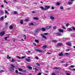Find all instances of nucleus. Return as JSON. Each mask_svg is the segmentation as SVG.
<instances>
[{
  "mask_svg": "<svg viewBox=\"0 0 75 75\" xmlns=\"http://www.w3.org/2000/svg\"><path fill=\"white\" fill-rule=\"evenodd\" d=\"M33 20H39V19H38V18L35 17L33 18Z\"/></svg>",
  "mask_w": 75,
  "mask_h": 75,
  "instance_id": "nucleus-19",
  "label": "nucleus"
},
{
  "mask_svg": "<svg viewBox=\"0 0 75 75\" xmlns=\"http://www.w3.org/2000/svg\"><path fill=\"white\" fill-rule=\"evenodd\" d=\"M35 59H39V58L37 56H36L35 57Z\"/></svg>",
  "mask_w": 75,
  "mask_h": 75,
  "instance_id": "nucleus-39",
  "label": "nucleus"
},
{
  "mask_svg": "<svg viewBox=\"0 0 75 75\" xmlns=\"http://www.w3.org/2000/svg\"><path fill=\"white\" fill-rule=\"evenodd\" d=\"M25 60L27 62H30L31 61V59H28V58H25Z\"/></svg>",
  "mask_w": 75,
  "mask_h": 75,
  "instance_id": "nucleus-6",
  "label": "nucleus"
},
{
  "mask_svg": "<svg viewBox=\"0 0 75 75\" xmlns=\"http://www.w3.org/2000/svg\"><path fill=\"white\" fill-rule=\"evenodd\" d=\"M52 10H54V7L52 6Z\"/></svg>",
  "mask_w": 75,
  "mask_h": 75,
  "instance_id": "nucleus-61",
  "label": "nucleus"
},
{
  "mask_svg": "<svg viewBox=\"0 0 75 75\" xmlns=\"http://www.w3.org/2000/svg\"><path fill=\"white\" fill-rule=\"evenodd\" d=\"M4 3H6V4H7L8 3V2H7V1H6V0H4Z\"/></svg>",
  "mask_w": 75,
  "mask_h": 75,
  "instance_id": "nucleus-36",
  "label": "nucleus"
},
{
  "mask_svg": "<svg viewBox=\"0 0 75 75\" xmlns=\"http://www.w3.org/2000/svg\"><path fill=\"white\" fill-rule=\"evenodd\" d=\"M72 28L73 30H74V31H75V27H72Z\"/></svg>",
  "mask_w": 75,
  "mask_h": 75,
  "instance_id": "nucleus-52",
  "label": "nucleus"
},
{
  "mask_svg": "<svg viewBox=\"0 0 75 75\" xmlns=\"http://www.w3.org/2000/svg\"><path fill=\"white\" fill-rule=\"evenodd\" d=\"M70 1H74V0H69Z\"/></svg>",
  "mask_w": 75,
  "mask_h": 75,
  "instance_id": "nucleus-64",
  "label": "nucleus"
},
{
  "mask_svg": "<svg viewBox=\"0 0 75 75\" xmlns=\"http://www.w3.org/2000/svg\"><path fill=\"white\" fill-rule=\"evenodd\" d=\"M13 28V26L12 25H10L9 27V29H10V30L12 29V28Z\"/></svg>",
  "mask_w": 75,
  "mask_h": 75,
  "instance_id": "nucleus-17",
  "label": "nucleus"
},
{
  "mask_svg": "<svg viewBox=\"0 0 75 75\" xmlns=\"http://www.w3.org/2000/svg\"><path fill=\"white\" fill-rule=\"evenodd\" d=\"M23 20H21V21H20V23L21 24H23Z\"/></svg>",
  "mask_w": 75,
  "mask_h": 75,
  "instance_id": "nucleus-23",
  "label": "nucleus"
},
{
  "mask_svg": "<svg viewBox=\"0 0 75 75\" xmlns=\"http://www.w3.org/2000/svg\"><path fill=\"white\" fill-rule=\"evenodd\" d=\"M36 51L38 52H44V51L39 49H36Z\"/></svg>",
  "mask_w": 75,
  "mask_h": 75,
  "instance_id": "nucleus-4",
  "label": "nucleus"
},
{
  "mask_svg": "<svg viewBox=\"0 0 75 75\" xmlns=\"http://www.w3.org/2000/svg\"><path fill=\"white\" fill-rule=\"evenodd\" d=\"M36 65H38V66H40V64H38V63H37Z\"/></svg>",
  "mask_w": 75,
  "mask_h": 75,
  "instance_id": "nucleus-62",
  "label": "nucleus"
},
{
  "mask_svg": "<svg viewBox=\"0 0 75 75\" xmlns=\"http://www.w3.org/2000/svg\"><path fill=\"white\" fill-rule=\"evenodd\" d=\"M65 54L66 55H69V54L68 53H65Z\"/></svg>",
  "mask_w": 75,
  "mask_h": 75,
  "instance_id": "nucleus-51",
  "label": "nucleus"
},
{
  "mask_svg": "<svg viewBox=\"0 0 75 75\" xmlns=\"http://www.w3.org/2000/svg\"><path fill=\"white\" fill-rule=\"evenodd\" d=\"M52 75H56L55 74V73L54 72H53L52 74Z\"/></svg>",
  "mask_w": 75,
  "mask_h": 75,
  "instance_id": "nucleus-55",
  "label": "nucleus"
},
{
  "mask_svg": "<svg viewBox=\"0 0 75 75\" xmlns=\"http://www.w3.org/2000/svg\"><path fill=\"white\" fill-rule=\"evenodd\" d=\"M53 29H56L57 28V27L55 26H54L53 27Z\"/></svg>",
  "mask_w": 75,
  "mask_h": 75,
  "instance_id": "nucleus-48",
  "label": "nucleus"
},
{
  "mask_svg": "<svg viewBox=\"0 0 75 75\" xmlns=\"http://www.w3.org/2000/svg\"><path fill=\"white\" fill-rule=\"evenodd\" d=\"M23 35V38H24L25 37V38H24V40H25V39H26V36H25V35Z\"/></svg>",
  "mask_w": 75,
  "mask_h": 75,
  "instance_id": "nucleus-34",
  "label": "nucleus"
},
{
  "mask_svg": "<svg viewBox=\"0 0 75 75\" xmlns=\"http://www.w3.org/2000/svg\"><path fill=\"white\" fill-rule=\"evenodd\" d=\"M11 57L9 56V54L7 55V59H9L11 58Z\"/></svg>",
  "mask_w": 75,
  "mask_h": 75,
  "instance_id": "nucleus-15",
  "label": "nucleus"
},
{
  "mask_svg": "<svg viewBox=\"0 0 75 75\" xmlns=\"http://www.w3.org/2000/svg\"><path fill=\"white\" fill-rule=\"evenodd\" d=\"M8 25V23H5V25Z\"/></svg>",
  "mask_w": 75,
  "mask_h": 75,
  "instance_id": "nucleus-60",
  "label": "nucleus"
},
{
  "mask_svg": "<svg viewBox=\"0 0 75 75\" xmlns=\"http://www.w3.org/2000/svg\"><path fill=\"white\" fill-rule=\"evenodd\" d=\"M62 28H63V29H64L65 30L66 29V28H65V27L64 26H63V27H62Z\"/></svg>",
  "mask_w": 75,
  "mask_h": 75,
  "instance_id": "nucleus-58",
  "label": "nucleus"
},
{
  "mask_svg": "<svg viewBox=\"0 0 75 75\" xmlns=\"http://www.w3.org/2000/svg\"><path fill=\"white\" fill-rule=\"evenodd\" d=\"M60 9H61V10H62L64 9V7H63L62 6H61L60 7Z\"/></svg>",
  "mask_w": 75,
  "mask_h": 75,
  "instance_id": "nucleus-33",
  "label": "nucleus"
},
{
  "mask_svg": "<svg viewBox=\"0 0 75 75\" xmlns=\"http://www.w3.org/2000/svg\"><path fill=\"white\" fill-rule=\"evenodd\" d=\"M66 45H68L69 46H72V43L71 42H68L66 43Z\"/></svg>",
  "mask_w": 75,
  "mask_h": 75,
  "instance_id": "nucleus-5",
  "label": "nucleus"
},
{
  "mask_svg": "<svg viewBox=\"0 0 75 75\" xmlns=\"http://www.w3.org/2000/svg\"><path fill=\"white\" fill-rule=\"evenodd\" d=\"M33 45H34V46H37V45H36V44H35V42H33Z\"/></svg>",
  "mask_w": 75,
  "mask_h": 75,
  "instance_id": "nucleus-41",
  "label": "nucleus"
},
{
  "mask_svg": "<svg viewBox=\"0 0 75 75\" xmlns=\"http://www.w3.org/2000/svg\"><path fill=\"white\" fill-rule=\"evenodd\" d=\"M9 37H10V36L5 37V40H7V38H9Z\"/></svg>",
  "mask_w": 75,
  "mask_h": 75,
  "instance_id": "nucleus-37",
  "label": "nucleus"
},
{
  "mask_svg": "<svg viewBox=\"0 0 75 75\" xmlns=\"http://www.w3.org/2000/svg\"><path fill=\"white\" fill-rule=\"evenodd\" d=\"M59 67H54V68H53V69H59Z\"/></svg>",
  "mask_w": 75,
  "mask_h": 75,
  "instance_id": "nucleus-31",
  "label": "nucleus"
},
{
  "mask_svg": "<svg viewBox=\"0 0 75 75\" xmlns=\"http://www.w3.org/2000/svg\"><path fill=\"white\" fill-rule=\"evenodd\" d=\"M3 20H4V16H2L1 18H0V21H3Z\"/></svg>",
  "mask_w": 75,
  "mask_h": 75,
  "instance_id": "nucleus-13",
  "label": "nucleus"
},
{
  "mask_svg": "<svg viewBox=\"0 0 75 75\" xmlns=\"http://www.w3.org/2000/svg\"><path fill=\"white\" fill-rule=\"evenodd\" d=\"M35 33H36V34H37V33H38V31L37 30V29H36L35 30Z\"/></svg>",
  "mask_w": 75,
  "mask_h": 75,
  "instance_id": "nucleus-28",
  "label": "nucleus"
},
{
  "mask_svg": "<svg viewBox=\"0 0 75 75\" xmlns=\"http://www.w3.org/2000/svg\"><path fill=\"white\" fill-rule=\"evenodd\" d=\"M71 68H74L75 67V66H74L71 65L70 66Z\"/></svg>",
  "mask_w": 75,
  "mask_h": 75,
  "instance_id": "nucleus-49",
  "label": "nucleus"
},
{
  "mask_svg": "<svg viewBox=\"0 0 75 75\" xmlns=\"http://www.w3.org/2000/svg\"><path fill=\"white\" fill-rule=\"evenodd\" d=\"M19 74H20V75H23V73H21V72H19Z\"/></svg>",
  "mask_w": 75,
  "mask_h": 75,
  "instance_id": "nucleus-59",
  "label": "nucleus"
},
{
  "mask_svg": "<svg viewBox=\"0 0 75 75\" xmlns=\"http://www.w3.org/2000/svg\"><path fill=\"white\" fill-rule=\"evenodd\" d=\"M14 13L15 14H18L17 13V12L16 11L14 12Z\"/></svg>",
  "mask_w": 75,
  "mask_h": 75,
  "instance_id": "nucleus-44",
  "label": "nucleus"
},
{
  "mask_svg": "<svg viewBox=\"0 0 75 75\" xmlns=\"http://www.w3.org/2000/svg\"><path fill=\"white\" fill-rule=\"evenodd\" d=\"M35 42H37V43H39V41L35 39Z\"/></svg>",
  "mask_w": 75,
  "mask_h": 75,
  "instance_id": "nucleus-26",
  "label": "nucleus"
},
{
  "mask_svg": "<svg viewBox=\"0 0 75 75\" xmlns=\"http://www.w3.org/2000/svg\"><path fill=\"white\" fill-rule=\"evenodd\" d=\"M11 67L13 68H15V66H14L13 64H11L10 65Z\"/></svg>",
  "mask_w": 75,
  "mask_h": 75,
  "instance_id": "nucleus-20",
  "label": "nucleus"
},
{
  "mask_svg": "<svg viewBox=\"0 0 75 75\" xmlns=\"http://www.w3.org/2000/svg\"><path fill=\"white\" fill-rule=\"evenodd\" d=\"M0 72H4V70H1L0 71Z\"/></svg>",
  "mask_w": 75,
  "mask_h": 75,
  "instance_id": "nucleus-57",
  "label": "nucleus"
},
{
  "mask_svg": "<svg viewBox=\"0 0 75 75\" xmlns=\"http://www.w3.org/2000/svg\"><path fill=\"white\" fill-rule=\"evenodd\" d=\"M56 4L57 6H59V5H60V3L59 2H57L56 3Z\"/></svg>",
  "mask_w": 75,
  "mask_h": 75,
  "instance_id": "nucleus-38",
  "label": "nucleus"
},
{
  "mask_svg": "<svg viewBox=\"0 0 75 75\" xmlns=\"http://www.w3.org/2000/svg\"><path fill=\"white\" fill-rule=\"evenodd\" d=\"M32 12V13H33V14H34L35 13H36V12L35 11H33Z\"/></svg>",
  "mask_w": 75,
  "mask_h": 75,
  "instance_id": "nucleus-46",
  "label": "nucleus"
},
{
  "mask_svg": "<svg viewBox=\"0 0 75 75\" xmlns=\"http://www.w3.org/2000/svg\"><path fill=\"white\" fill-rule=\"evenodd\" d=\"M18 70H19V71H21V72H23V69H20V68H18Z\"/></svg>",
  "mask_w": 75,
  "mask_h": 75,
  "instance_id": "nucleus-24",
  "label": "nucleus"
},
{
  "mask_svg": "<svg viewBox=\"0 0 75 75\" xmlns=\"http://www.w3.org/2000/svg\"><path fill=\"white\" fill-rule=\"evenodd\" d=\"M48 35V33H44L43 34H41V35L42 37V38H43L44 39H47V37L45 35Z\"/></svg>",
  "mask_w": 75,
  "mask_h": 75,
  "instance_id": "nucleus-2",
  "label": "nucleus"
},
{
  "mask_svg": "<svg viewBox=\"0 0 75 75\" xmlns=\"http://www.w3.org/2000/svg\"><path fill=\"white\" fill-rule=\"evenodd\" d=\"M1 15L3 14H4V11H1Z\"/></svg>",
  "mask_w": 75,
  "mask_h": 75,
  "instance_id": "nucleus-32",
  "label": "nucleus"
},
{
  "mask_svg": "<svg viewBox=\"0 0 75 75\" xmlns=\"http://www.w3.org/2000/svg\"><path fill=\"white\" fill-rule=\"evenodd\" d=\"M61 45H63V44L60 42L58 43L57 44V47H59Z\"/></svg>",
  "mask_w": 75,
  "mask_h": 75,
  "instance_id": "nucleus-7",
  "label": "nucleus"
},
{
  "mask_svg": "<svg viewBox=\"0 0 75 75\" xmlns=\"http://www.w3.org/2000/svg\"><path fill=\"white\" fill-rule=\"evenodd\" d=\"M69 23H67L66 24V27H68V26H69Z\"/></svg>",
  "mask_w": 75,
  "mask_h": 75,
  "instance_id": "nucleus-40",
  "label": "nucleus"
},
{
  "mask_svg": "<svg viewBox=\"0 0 75 75\" xmlns=\"http://www.w3.org/2000/svg\"><path fill=\"white\" fill-rule=\"evenodd\" d=\"M15 62V60L14 59H12L11 60L12 62Z\"/></svg>",
  "mask_w": 75,
  "mask_h": 75,
  "instance_id": "nucleus-42",
  "label": "nucleus"
},
{
  "mask_svg": "<svg viewBox=\"0 0 75 75\" xmlns=\"http://www.w3.org/2000/svg\"><path fill=\"white\" fill-rule=\"evenodd\" d=\"M5 13H6V14H7L8 13V12L7 11H6V10H5Z\"/></svg>",
  "mask_w": 75,
  "mask_h": 75,
  "instance_id": "nucleus-50",
  "label": "nucleus"
},
{
  "mask_svg": "<svg viewBox=\"0 0 75 75\" xmlns=\"http://www.w3.org/2000/svg\"><path fill=\"white\" fill-rule=\"evenodd\" d=\"M56 35H57L58 36H62V34L61 33H56Z\"/></svg>",
  "mask_w": 75,
  "mask_h": 75,
  "instance_id": "nucleus-11",
  "label": "nucleus"
},
{
  "mask_svg": "<svg viewBox=\"0 0 75 75\" xmlns=\"http://www.w3.org/2000/svg\"><path fill=\"white\" fill-rule=\"evenodd\" d=\"M66 75H70V74L68 73L66 74Z\"/></svg>",
  "mask_w": 75,
  "mask_h": 75,
  "instance_id": "nucleus-63",
  "label": "nucleus"
},
{
  "mask_svg": "<svg viewBox=\"0 0 75 75\" xmlns=\"http://www.w3.org/2000/svg\"><path fill=\"white\" fill-rule=\"evenodd\" d=\"M67 31H72L73 30L72 29V28H69L68 29H67Z\"/></svg>",
  "mask_w": 75,
  "mask_h": 75,
  "instance_id": "nucleus-16",
  "label": "nucleus"
},
{
  "mask_svg": "<svg viewBox=\"0 0 75 75\" xmlns=\"http://www.w3.org/2000/svg\"><path fill=\"white\" fill-rule=\"evenodd\" d=\"M4 34H5V32L4 31L0 33V36H1V37L3 36Z\"/></svg>",
  "mask_w": 75,
  "mask_h": 75,
  "instance_id": "nucleus-3",
  "label": "nucleus"
},
{
  "mask_svg": "<svg viewBox=\"0 0 75 75\" xmlns=\"http://www.w3.org/2000/svg\"><path fill=\"white\" fill-rule=\"evenodd\" d=\"M52 42H54V43H57V41L54 40H52Z\"/></svg>",
  "mask_w": 75,
  "mask_h": 75,
  "instance_id": "nucleus-22",
  "label": "nucleus"
},
{
  "mask_svg": "<svg viewBox=\"0 0 75 75\" xmlns=\"http://www.w3.org/2000/svg\"><path fill=\"white\" fill-rule=\"evenodd\" d=\"M29 25H34V23H29Z\"/></svg>",
  "mask_w": 75,
  "mask_h": 75,
  "instance_id": "nucleus-18",
  "label": "nucleus"
},
{
  "mask_svg": "<svg viewBox=\"0 0 75 75\" xmlns=\"http://www.w3.org/2000/svg\"><path fill=\"white\" fill-rule=\"evenodd\" d=\"M57 30L60 33H63V32H64V30L62 29H58Z\"/></svg>",
  "mask_w": 75,
  "mask_h": 75,
  "instance_id": "nucleus-9",
  "label": "nucleus"
},
{
  "mask_svg": "<svg viewBox=\"0 0 75 75\" xmlns=\"http://www.w3.org/2000/svg\"><path fill=\"white\" fill-rule=\"evenodd\" d=\"M47 54H52V53H49V52H47Z\"/></svg>",
  "mask_w": 75,
  "mask_h": 75,
  "instance_id": "nucleus-56",
  "label": "nucleus"
},
{
  "mask_svg": "<svg viewBox=\"0 0 75 75\" xmlns=\"http://www.w3.org/2000/svg\"><path fill=\"white\" fill-rule=\"evenodd\" d=\"M50 18L51 20H54V17L53 16H51L50 17Z\"/></svg>",
  "mask_w": 75,
  "mask_h": 75,
  "instance_id": "nucleus-25",
  "label": "nucleus"
},
{
  "mask_svg": "<svg viewBox=\"0 0 75 75\" xmlns=\"http://www.w3.org/2000/svg\"><path fill=\"white\" fill-rule=\"evenodd\" d=\"M41 74H42V73H41V72H39V73H38V74H37V75H41Z\"/></svg>",
  "mask_w": 75,
  "mask_h": 75,
  "instance_id": "nucleus-45",
  "label": "nucleus"
},
{
  "mask_svg": "<svg viewBox=\"0 0 75 75\" xmlns=\"http://www.w3.org/2000/svg\"><path fill=\"white\" fill-rule=\"evenodd\" d=\"M63 55V54L62 53V52L61 53H60L59 54V56H62Z\"/></svg>",
  "mask_w": 75,
  "mask_h": 75,
  "instance_id": "nucleus-29",
  "label": "nucleus"
},
{
  "mask_svg": "<svg viewBox=\"0 0 75 75\" xmlns=\"http://www.w3.org/2000/svg\"><path fill=\"white\" fill-rule=\"evenodd\" d=\"M47 48V46L44 45L42 47V49H45Z\"/></svg>",
  "mask_w": 75,
  "mask_h": 75,
  "instance_id": "nucleus-21",
  "label": "nucleus"
},
{
  "mask_svg": "<svg viewBox=\"0 0 75 75\" xmlns=\"http://www.w3.org/2000/svg\"><path fill=\"white\" fill-rule=\"evenodd\" d=\"M15 72L16 73H18V70H15Z\"/></svg>",
  "mask_w": 75,
  "mask_h": 75,
  "instance_id": "nucleus-47",
  "label": "nucleus"
},
{
  "mask_svg": "<svg viewBox=\"0 0 75 75\" xmlns=\"http://www.w3.org/2000/svg\"><path fill=\"white\" fill-rule=\"evenodd\" d=\"M73 3V2H69L68 3V4L70 5V4H72Z\"/></svg>",
  "mask_w": 75,
  "mask_h": 75,
  "instance_id": "nucleus-30",
  "label": "nucleus"
},
{
  "mask_svg": "<svg viewBox=\"0 0 75 75\" xmlns=\"http://www.w3.org/2000/svg\"><path fill=\"white\" fill-rule=\"evenodd\" d=\"M28 68L30 69H32V67H31L28 66Z\"/></svg>",
  "mask_w": 75,
  "mask_h": 75,
  "instance_id": "nucleus-43",
  "label": "nucleus"
},
{
  "mask_svg": "<svg viewBox=\"0 0 75 75\" xmlns=\"http://www.w3.org/2000/svg\"><path fill=\"white\" fill-rule=\"evenodd\" d=\"M70 67H69V69L70 70H72L73 71H75V69H72Z\"/></svg>",
  "mask_w": 75,
  "mask_h": 75,
  "instance_id": "nucleus-14",
  "label": "nucleus"
},
{
  "mask_svg": "<svg viewBox=\"0 0 75 75\" xmlns=\"http://www.w3.org/2000/svg\"><path fill=\"white\" fill-rule=\"evenodd\" d=\"M41 30L42 31H45L46 29L45 28H42L41 29Z\"/></svg>",
  "mask_w": 75,
  "mask_h": 75,
  "instance_id": "nucleus-12",
  "label": "nucleus"
},
{
  "mask_svg": "<svg viewBox=\"0 0 75 75\" xmlns=\"http://www.w3.org/2000/svg\"><path fill=\"white\" fill-rule=\"evenodd\" d=\"M25 58V56H23L22 57V59H24V58Z\"/></svg>",
  "mask_w": 75,
  "mask_h": 75,
  "instance_id": "nucleus-53",
  "label": "nucleus"
},
{
  "mask_svg": "<svg viewBox=\"0 0 75 75\" xmlns=\"http://www.w3.org/2000/svg\"><path fill=\"white\" fill-rule=\"evenodd\" d=\"M50 8V6L48 5H45V8L43 6H40V8L42 9V11H45L47 10L48 9H49Z\"/></svg>",
  "mask_w": 75,
  "mask_h": 75,
  "instance_id": "nucleus-1",
  "label": "nucleus"
},
{
  "mask_svg": "<svg viewBox=\"0 0 75 75\" xmlns=\"http://www.w3.org/2000/svg\"><path fill=\"white\" fill-rule=\"evenodd\" d=\"M36 30L38 31V32H39V31H40L41 30V28H38L36 29Z\"/></svg>",
  "mask_w": 75,
  "mask_h": 75,
  "instance_id": "nucleus-27",
  "label": "nucleus"
},
{
  "mask_svg": "<svg viewBox=\"0 0 75 75\" xmlns=\"http://www.w3.org/2000/svg\"><path fill=\"white\" fill-rule=\"evenodd\" d=\"M17 58H18L19 59H21V58L20 57H19L18 56H17Z\"/></svg>",
  "mask_w": 75,
  "mask_h": 75,
  "instance_id": "nucleus-54",
  "label": "nucleus"
},
{
  "mask_svg": "<svg viewBox=\"0 0 75 75\" xmlns=\"http://www.w3.org/2000/svg\"><path fill=\"white\" fill-rule=\"evenodd\" d=\"M51 28V26L50 25H48L47 26H46V30H49V29H50Z\"/></svg>",
  "mask_w": 75,
  "mask_h": 75,
  "instance_id": "nucleus-8",
  "label": "nucleus"
},
{
  "mask_svg": "<svg viewBox=\"0 0 75 75\" xmlns=\"http://www.w3.org/2000/svg\"><path fill=\"white\" fill-rule=\"evenodd\" d=\"M9 69L10 70V71H13L14 70V69L13 67H9Z\"/></svg>",
  "mask_w": 75,
  "mask_h": 75,
  "instance_id": "nucleus-10",
  "label": "nucleus"
},
{
  "mask_svg": "<svg viewBox=\"0 0 75 75\" xmlns=\"http://www.w3.org/2000/svg\"><path fill=\"white\" fill-rule=\"evenodd\" d=\"M29 21V20L28 19H26L25 20V22H27V21Z\"/></svg>",
  "mask_w": 75,
  "mask_h": 75,
  "instance_id": "nucleus-35",
  "label": "nucleus"
}]
</instances>
